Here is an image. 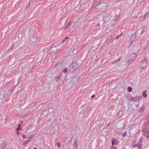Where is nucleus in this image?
<instances>
[{"instance_id": "f257e3e1", "label": "nucleus", "mask_w": 149, "mask_h": 149, "mask_svg": "<svg viewBox=\"0 0 149 149\" xmlns=\"http://www.w3.org/2000/svg\"><path fill=\"white\" fill-rule=\"evenodd\" d=\"M136 57V55L135 53H132L129 56V59L128 61V63L130 64L131 62L134 61Z\"/></svg>"}, {"instance_id": "f03ea898", "label": "nucleus", "mask_w": 149, "mask_h": 149, "mask_svg": "<svg viewBox=\"0 0 149 149\" xmlns=\"http://www.w3.org/2000/svg\"><path fill=\"white\" fill-rule=\"evenodd\" d=\"M140 65L143 69L146 68L147 65V61L146 60H143L140 63Z\"/></svg>"}, {"instance_id": "7ed1b4c3", "label": "nucleus", "mask_w": 149, "mask_h": 149, "mask_svg": "<svg viewBox=\"0 0 149 149\" xmlns=\"http://www.w3.org/2000/svg\"><path fill=\"white\" fill-rule=\"evenodd\" d=\"M137 31H136L135 33L131 35L130 38L131 39V41L132 42H133L136 38V37L137 35Z\"/></svg>"}, {"instance_id": "20e7f679", "label": "nucleus", "mask_w": 149, "mask_h": 149, "mask_svg": "<svg viewBox=\"0 0 149 149\" xmlns=\"http://www.w3.org/2000/svg\"><path fill=\"white\" fill-rule=\"evenodd\" d=\"M141 99L139 97H132L131 100L133 102H139Z\"/></svg>"}, {"instance_id": "39448f33", "label": "nucleus", "mask_w": 149, "mask_h": 149, "mask_svg": "<svg viewBox=\"0 0 149 149\" xmlns=\"http://www.w3.org/2000/svg\"><path fill=\"white\" fill-rule=\"evenodd\" d=\"M100 0H95L93 5V7H96L97 6L100 5Z\"/></svg>"}, {"instance_id": "423d86ee", "label": "nucleus", "mask_w": 149, "mask_h": 149, "mask_svg": "<svg viewBox=\"0 0 149 149\" xmlns=\"http://www.w3.org/2000/svg\"><path fill=\"white\" fill-rule=\"evenodd\" d=\"M77 140L76 139H75L73 143V146L74 147V149H77Z\"/></svg>"}, {"instance_id": "0eeeda50", "label": "nucleus", "mask_w": 149, "mask_h": 149, "mask_svg": "<svg viewBox=\"0 0 149 149\" xmlns=\"http://www.w3.org/2000/svg\"><path fill=\"white\" fill-rule=\"evenodd\" d=\"M101 5L102 6V8H101V9H102V10H105L107 8V4L106 3H102L101 4Z\"/></svg>"}, {"instance_id": "6e6552de", "label": "nucleus", "mask_w": 149, "mask_h": 149, "mask_svg": "<svg viewBox=\"0 0 149 149\" xmlns=\"http://www.w3.org/2000/svg\"><path fill=\"white\" fill-rule=\"evenodd\" d=\"M112 36L111 34L109 35L107 38L106 40V42H109L111 41V40Z\"/></svg>"}, {"instance_id": "1a4fd4ad", "label": "nucleus", "mask_w": 149, "mask_h": 149, "mask_svg": "<svg viewBox=\"0 0 149 149\" xmlns=\"http://www.w3.org/2000/svg\"><path fill=\"white\" fill-rule=\"evenodd\" d=\"M145 127L148 129H149V121H147L145 123Z\"/></svg>"}, {"instance_id": "9d476101", "label": "nucleus", "mask_w": 149, "mask_h": 149, "mask_svg": "<svg viewBox=\"0 0 149 149\" xmlns=\"http://www.w3.org/2000/svg\"><path fill=\"white\" fill-rule=\"evenodd\" d=\"M147 90H145L143 93V95L144 97H147Z\"/></svg>"}, {"instance_id": "9b49d317", "label": "nucleus", "mask_w": 149, "mask_h": 149, "mask_svg": "<svg viewBox=\"0 0 149 149\" xmlns=\"http://www.w3.org/2000/svg\"><path fill=\"white\" fill-rule=\"evenodd\" d=\"M144 109V107L143 106H142L139 109V112L141 113H142V111H143Z\"/></svg>"}, {"instance_id": "f8f14e48", "label": "nucleus", "mask_w": 149, "mask_h": 149, "mask_svg": "<svg viewBox=\"0 0 149 149\" xmlns=\"http://www.w3.org/2000/svg\"><path fill=\"white\" fill-rule=\"evenodd\" d=\"M143 140L141 138L139 139L138 142V145H142Z\"/></svg>"}, {"instance_id": "ddd939ff", "label": "nucleus", "mask_w": 149, "mask_h": 149, "mask_svg": "<svg viewBox=\"0 0 149 149\" xmlns=\"http://www.w3.org/2000/svg\"><path fill=\"white\" fill-rule=\"evenodd\" d=\"M61 79V77L59 76H57L55 77V80L56 81H59Z\"/></svg>"}, {"instance_id": "4468645a", "label": "nucleus", "mask_w": 149, "mask_h": 149, "mask_svg": "<svg viewBox=\"0 0 149 149\" xmlns=\"http://www.w3.org/2000/svg\"><path fill=\"white\" fill-rule=\"evenodd\" d=\"M30 3H31V1H30L29 2V3H28L27 5L25 6V9H27L30 6Z\"/></svg>"}, {"instance_id": "2eb2a0df", "label": "nucleus", "mask_w": 149, "mask_h": 149, "mask_svg": "<svg viewBox=\"0 0 149 149\" xmlns=\"http://www.w3.org/2000/svg\"><path fill=\"white\" fill-rule=\"evenodd\" d=\"M70 23H68L65 27V29H66L67 28H68L70 26Z\"/></svg>"}, {"instance_id": "dca6fc26", "label": "nucleus", "mask_w": 149, "mask_h": 149, "mask_svg": "<svg viewBox=\"0 0 149 149\" xmlns=\"http://www.w3.org/2000/svg\"><path fill=\"white\" fill-rule=\"evenodd\" d=\"M128 91L129 92H131L132 90V88L131 87H128Z\"/></svg>"}, {"instance_id": "f3484780", "label": "nucleus", "mask_w": 149, "mask_h": 149, "mask_svg": "<svg viewBox=\"0 0 149 149\" xmlns=\"http://www.w3.org/2000/svg\"><path fill=\"white\" fill-rule=\"evenodd\" d=\"M115 141V139H112V142H111L112 146L114 144Z\"/></svg>"}, {"instance_id": "a211bd4d", "label": "nucleus", "mask_w": 149, "mask_h": 149, "mask_svg": "<svg viewBox=\"0 0 149 149\" xmlns=\"http://www.w3.org/2000/svg\"><path fill=\"white\" fill-rule=\"evenodd\" d=\"M123 113V111H120L118 113L119 115H121Z\"/></svg>"}, {"instance_id": "6ab92c4d", "label": "nucleus", "mask_w": 149, "mask_h": 149, "mask_svg": "<svg viewBox=\"0 0 149 149\" xmlns=\"http://www.w3.org/2000/svg\"><path fill=\"white\" fill-rule=\"evenodd\" d=\"M29 143V141L26 140V141H25L23 143V144L24 145H25V144H27Z\"/></svg>"}, {"instance_id": "aec40b11", "label": "nucleus", "mask_w": 149, "mask_h": 149, "mask_svg": "<svg viewBox=\"0 0 149 149\" xmlns=\"http://www.w3.org/2000/svg\"><path fill=\"white\" fill-rule=\"evenodd\" d=\"M57 145L58 147L59 148L61 147V144L60 143H57Z\"/></svg>"}, {"instance_id": "412c9836", "label": "nucleus", "mask_w": 149, "mask_h": 149, "mask_svg": "<svg viewBox=\"0 0 149 149\" xmlns=\"http://www.w3.org/2000/svg\"><path fill=\"white\" fill-rule=\"evenodd\" d=\"M138 144H135L134 145H133V147L134 148H135L137 147H138Z\"/></svg>"}, {"instance_id": "4be33fe9", "label": "nucleus", "mask_w": 149, "mask_h": 149, "mask_svg": "<svg viewBox=\"0 0 149 149\" xmlns=\"http://www.w3.org/2000/svg\"><path fill=\"white\" fill-rule=\"evenodd\" d=\"M21 125H19V127H18V128H17V130L18 131L19 130H21V129L20 126Z\"/></svg>"}, {"instance_id": "5701e85b", "label": "nucleus", "mask_w": 149, "mask_h": 149, "mask_svg": "<svg viewBox=\"0 0 149 149\" xmlns=\"http://www.w3.org/2000/svg\"><path fill=\"white\" fill-rule=\"evenodd\" d=\"M142 147L141 145H138V149H141Z\"/></svg>"}, {"instance_id": "b1692460", "label": "nucleus", "mask_w": 149, "mask_h": 149, "mask_svg": "<svg viewBox=\"0 0 149 149\" xmlns=\"http://www.w3.org/2000/svg\"><path fill=\"white\" fill-rule=\"evenodd\" d=\"M126 131L125 132H124V133L123 134V137H125V136L126 135H127V134H126Z\"/></svg>"}, {"instance_id": "393cba45", "label": "nucleus", "mask_w": 149, "mask_h": 149, "mask_svg": "<svg viewBox=\"0 0 149 149\" xmlns=\"http://www.w3.org/2000/svg\"><path fill=\"white\" fill-rule=\"evenodd\" d=\"M67 70L68 69L66 68L64 70V72L65 73H67Z\"/></svg>"}, {"instance_id": "a878e982", "label": "nucleus", "mask_w": 149, "mask_h": 149, "mask_svg": "<svg viewBox=\"0 0 149 149\" xmlns=\"http://www.w3.org/2000/svg\"><path fill=\"white\" fill-rule=\"evenodd\" d=\"M32 137H33V135H32V136H30L29 137V139H32Z\"/></svg>"}, {"instance_id": "bb28decb", "label": "nucleus", "mask_w": 149, "mask_h": 149, "mask_svg": "<svg viewBox=\"0 0 149 149\" xmlns=\"http://www.w3.org/2000/svg\"><path fill=\"white\" fill-rule=\"evenodd\" d=\"M95 96V95H92L91 96V97L93 98H94Z\"/></svg>"}, {"instance_id": "cd10ccee", "label": "nucleus", "mask_w": 149, "mask_h": 149, "mask_svg": "<svg viewBox=\"0 0 149 149\" xmlns=\"http://www.w3.org/2000/svg\"><path fill=\"white\" fill-rule=\"evenodd\" d=\"M120 37V36H117L116 38V39L117 40L118 39V38L119 37Z\"/></svg>"}, {"instance_id": "c85d7f7f", "label": "nucleus", "mask_w": 149, "mask_h": 149, "mask_svg": "<svg viewBox=\"0 0 149 149\" xmlns=\"http://www.w3.org/2000/svg\"><path fill=\"white\" fill-rule=\"evenodd\" d=\"M145 31V30H142L141 34H142L143 33V32Z\"/></svg>"}, {"instance_id": "c756f323", "label": "nucleus", "mask_w": 149, "mask_h": 149, "mask_svg": "<svg viewBox=\"0 0 149 149\" xmlns=\"http://www.w3.org/2000/svg\"><path fill=\"white\" fill-rule=\"evenodd\" d=\"M146 132H147V131H146V130H143V132H144V133H146Z\"/></svg>"}, {"instance_id": "7c9ffc66", "label": "nucleus", "mask_w": 149, "mask_h": 149, "mask_svg": "<svg viewBox=\"0 0 149 149\" xmlns=\"http://www.w3.org/2000/svg\"><path fill=\"white\" fill-rule=\"evenodd\" d=\"M23 137L24 138H26L25 135L24 134H23Z\"/></svg>"}, {"instance_id": "2f4dec72", "label": "nucleus", "mask_w": 149, "mask_h": 149, "mask_svg": "<svg viewBox=\"0 0 149 149\" xmlns=\"http://www.w3.org/2000/svg\"><path fill=\"white\" fill-rule=\"evenodd\" d=\"M68 37H66L65 38V40H66L67 39H68Z\"/></svg>"}, {"instance_id": "473e14b6", "label": "nucleus", "mask_w": 149, "mask_h": 149, "mask_svg": "<svg viewBox=\"0 0 149 149\" xmlns=\"http://www.w3.org/2000/svg\"><path fill=\"white\" fill-rule=\"evenodd\" d=\"M65 39H64L63 40V41L62 42V43H63L65 40Z\"/></svg>"}, {"instance_id": "72a5a7b5", "label": "nucleus", "mask_w": 149, "mask_h": 149, "mask_svg": "<svg viewBox=\"0 0 149 149\" xmlns=\"http://www.w3.org/2000/svg\"><path fill=\"white\" fill-rule=\"evenodd\" d=\"M110 123H109L108 124V125H107V127L109 126V125H110Z\"/></svg>"}, {"instance_id": "f704fd0d", "label": "nucleus", "mask_w": 149, "mask_h": 149, "mask_svg": "<svg viewBox=\"0 0 149 149\" xmlns=\"http://www.w3.org/2000/svg\"><path fill=\"white\" fill-rule=\"evenodd\" d=\"M108 17V16H106L105 17H104V19H105V18H106V17Z\"/></svg>"}, {"instance_id": "c9c22d12", "label": "nucleus", "mask_w": 149, "mask_h": 149, "mask_svg": "<svg viewBox=\"0 0 149 149\" xmlns=\"http://www.w3.org/2000/svg\"><path fill=\"white\" fill-rule=\"evenodd\" d=\"M123 33H122L120 36H121L122 35H123Z\"/></svg>"}, {"instance_id": "e433bc0d", "label": "nucleus", "mask_w": 149, "mask_h": 149, "mask_svg": "<svg viewBox=\"0 0 149 149\" xmlns=\"http://www.w3.org/2000/svg\"><path fill=\"white\" fill-rule=\"evenodd\" d=\"M17 133L18 134H19V132H17Z\"/></svg>"}, {"instance_id": "4c0bfd02", "label": "nucleus", "mask_w": 149, "mask_h": 149, "mask_svg": "<svg viewBox=\"0 0 149 149\" xmlns=\"http://www.w3.org/2000/svg\"><path fill=\"white\" fill-rule=\"evenodd\" d=\"M33 149H37L36 148H34Z\"/></svg>"}, {"instance_id": "58836bf2", "label": "nucleus", "mask_w": 149, "mask_h": 149, "mask_svg": "<svg viewBox=\"0 0 149 149\" xmlns=\"http://www.w3.org/2000/svg\"><path fill=\"white\" fill-rule=\"evenodd\" d=\"M27 141H29V142L31 141V140H30L29 139V140H28Z\"/></svg>"}, {"instance_id": "ea45409f", "label": "nucleus", "mask_w": 149, "mask_h": 149, "mask_svg": "<svg viewBox=\"0 0 149 149\" xmlns=\"http://www.w3.org/2000/svg\"><path fill=\"white\" fill-rule=\"evenodd\" d=\"M116 147L114 148V149H116Z\"/></svg>"}, {"instance_id": "a19ab883", "label": "nucleus", "mask_w": 149, "mask_h": 149, "mask_svg": "<svg viewBox=\"0 0 149 149\" xmlns=\"http://www.w3.org/2000/svg\"><path fill=\"white\" fill-rule=\"evenodd\" d=\"M147 137H149V135H148V136H147Z\"/></svg>"}, {"instance_id": "79ce46f5", "label": "nucleus", "mask_w": 149, "mask_h": 149, "mask_svg": "<svg viewBox=\"0 0 149 149\" xmlns=\"http://www.w3.org/2000/svg\"><path fill=\"white\" fill-rule=\"evenodd\" d=\"M57 64H56V65H55V67H56V66H57Z\"/></svg>"}, {"instance_id": "37998d69", "label": "nucleus", "mask_w": 149, "mask_h": 149, "mask_svg": "<svg viewBox=\"0 0 149 149\" xmlns=\"http://www.w3.org/2000/svg\"><path fill=\"white\" fill-rule=\"evenodd\" d=\"M57 64H56V65H55V67H56V66H57Z\"/></svg>"}, {"instance_id": "c03bdc74", "label": "nucleus", "mask_w": 149, "mask_h": 149, "mask_svg": "<svg viewBox=\"0 0 149 149\" xmlns=\"http://www.w3.org/2000/svg\"><path fill=\"white\" fill-rule=\"evenodd\" d=\"M130 96V95H128V96Z\"/></svg>"}]
</instances>
